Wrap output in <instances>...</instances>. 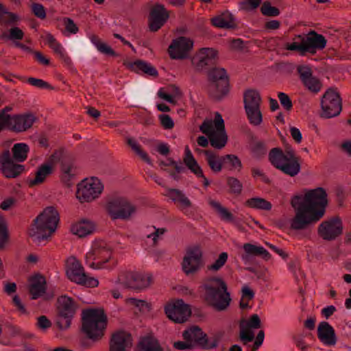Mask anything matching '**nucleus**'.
I'll return each instance as SVG.
<instances>
[{
	"label": "nucleus",
	"mask_w": 351,
	"mask_h": 351,
	"mask_svg": "<svg viewBox=\"0 0 351 351\" xmlns=\"http://www.w3.org/2000/svg\"><path fill=\"white\" fill-rule=\"evenodd\" d=\"M208 139L213 147L221 149L228 142V135L226 132L215 131L208 137Z\"/></svg>",
	"instance_id": "39"
},
{
	"label": "nucleus",
	"mask_w": 351,
	"mask_h": 351,
	"mask_svg": "<svg viewBox=\"0 0 351 351\" xmlns=\"http://www.w3.org/2000/svg\"><path fill=\"white\" fill-rule=\"evenodd\" d=\"M217 60V51L213 48H202L191 59L193 65L201 71L214 66Z\"/></svg>",
	"instance_id": "17"
},
{
	"label": "nucleus",
	"mask_w": 351,
	"mask_h": 351,
	"mask_svg": "<svg viewBox=\"0 0 351 351\" xmlns=\"http://www.w3.org/2000/svg\"><path fill=\"white\" fill-rule=\"evenodd\" d=\"M261 13L266 16L274 17L280 14V10L276 8L271 6L269 1H265L261 7Z\"/></svg>",
	"instance_id": "48"
},
{
	"label": "nucleus",
	"mask_w": 351,
	"mask_h": 351,
	"mask_svg": "<svg viewBox=\"0 0 351 351\" xmlns=\"http://www.w3.org/2000/svg\"><path fill=\"white\" fill-rule=\"evenodd\" d=\"M112 256V252L106 247L95 245L92 250L86 255V261L88 263L89 261H97V263L92 261L89 263V267L93 269H100L103 265L107 263Z\"/></svg>",
	"instance_id": "21"
},
{
	"label": "nucleus",
	"mask_w": 351,
	"mask_h": 351,
	"mask_svg": "<svg viewBox=\"0 0 351 351\" xmlns=\"http://www.w3.org/2000/svg\"><path fill=\"white\" fill-rule=\"evenodd\" d=\"M36 326L41 330H47L51 326V322L45 315L38 317Z\"/></svg>",
	"instance_id": "63"
},
{
	"label": "nucleus",
	"mask_w": 351,
	"mask_h": 351,
	"mask_svg": "<svg viewBox=\"0 0 351 351\" xmlns=\"http://www.w3.org/2000/svg\"><path fill=\"white\" fill-rule=\"evenodd\" d=\"M132 346V338L130 333L118 331L114 333L110 341V351H130Z\"/></svg>",
	"instance_id": "24"
},
{
	"label": "nucleus",
	"mask_w": 351,
	"mask_h": 351,
	"mask_svg": "<svg viewBox=\"0 0 351 351\" xmlns=\"http://www.w3.org/2000/svg\"><path fill=\"white\" fill-rule=\"evenodd\" d=\"M5 118L8 119L7 130L16 133L27 131L38 120L37 117L31 112L12 116L5 113Z\"/></svg>",
	"instance_id": "14"
},
{
	"label": "nucleus",
	"mask_w": 351,
	"mask_h": 351,
	"mask_svg": "<svg viewBox=\"0 0 351 351\" xmlns=\"http://www.w3.org/2000/svg\"><path fill=\"white\" fill-rule=\"evenodd\" d=\"M209 204L216 210L222 220L229 222L234 221L233 215L226 208L222 206L219 202L210 200Z\"/></svg>",
	"instance_id": "45"
},
{
	"label": "nucleus",
	"mask_w": 351,
	"mask_h": 351,
	"mask_svg": "<svg viewBox=\"0 0 351 351\" xmlns=\"http://www.w3.org/2000/svg\"><path fill=\"white\" fill-rule=\"evenodd\" d=\"M9 239L8 230L6 223L3 220H0V241L2 245H4Z\"/></svg>",
	"instance_id": "61"
},
{
	"label": "nucleus",
	"mask_w": 351,
	"mask_h": 351,
	"mask_svg": "<svg viewBox=\"0 0 351 351\" xmlns=\"http://www.w3.org/2000/svg\"><path fill=\"white\" fill-rule=\"evenodd\" d=\"M297 71L304 86L313 93H318L322 86L321 81L313 75L311 68L308 65H299Z\"/></svg>",
	"instance_id": "20"
},
{
	"label": "nucleus",
	"mask_w": 351,
	"mask_h": 351,
	"mask_svg": "<svg viewBox=\"0 0 351 351\" xmlns=\"http://www.w3.org/2000/svg\"><path fill=\"white\" fill-rule=\"evenodd\" d=\"M29 293L32 300H36L45 293L47 282L45 276L40 274H35L29 278Z\"/></svg>",
	"instance_id": "26"
},
{
	"label": "nucleus",
	"mask_w": 351,
	"mask_h": 351,
	"mask_svg": "<svg viewBox=\"0 0 351 351\" xmlns=\"http://www.w3.org/2000/svg\"><path fill=\"white\" fill-rule=\"evenodd\" d=\"M27 82L32 86L40 88H47L49 90H53L54 88L48 82H45L41 79H37L34 77H29L27 79Z\"/></svg>",
	"instance_id": "52"
},
{
	"label": "nucleus",
	"mask_w": 351,
	"mask_h": 351,
	"mask_svg": "<svg viewBox=\"0 0 351 351\" xmlns=\"http://www.w3.org/2000/svg\"><path fill=\"white\" fill-rule=\"evenodd\" d=\"M165 313L169 319L179 324L185 322L191 315L189 305L184 304L182 300L165 305Z\"/></svg>",
	"instance_id": "15"
},
{
	"label": "nucleus",
	"mask_w": 351,
	"mask_h": 351,
	"mask_svg": "<svg viewBox=\"0 0 351 351\" xmlns=\"http://www.w3.org/2000/svg\"><path fill=\"white\" fill-rule=\"evenodd\" d=\"M222 162H224L223 168H228L229 170H237L241 171L243 165L239 157L234 154H226L223 156Z\"/></svg>",
	"instance_id": "44"
},
{
	"label": "nucleus",
	"mask_w": 351,
	"mask_h": 351,
	"mask_svg": "<svg viewBox=\"0 0 351 351\" xmlns=\"http://www.w3.org/2000/svg\"><path fill=\"white\" fill-rule=\"evenodd\" d=\"M77 309V304L75 300L66 295H62L57 299V312L66 313L75 316Z\"/></svg>",
	"instance_id": "33"
},
{
	"label": "nucleus",
	"mask_w": 351,
	"mask_h": 351,
	"mask_svg": "<svg viewBox=\"0 0 351 351\" xmlns=\"http://www.w3.org/2000/svg\"><path fill=\"white\" fill-rule=\"evenodd\" d=\"M278 97L280 100V104L285 110H291L293 107V103L289 96L285 93H279Z\"/></svg>",
	"instance_id": "55"
},
{
	"label": "nucleus",
	"mask_w": 351,
	"mask_h": 351,
	"mask_svg": "<svg viewBox=\"0 0 351 351\" xmlns=\"http://www.w3.org/2000/svg\"><path fill=\"white\" fill-rule=\"evenodd\" d=\"M205 302L216 311L226 310L230 305L231 298L226 282L221 278L212 277L203 285Z\"/></svg>",
	"instance_id": "4"
},
{
	"label": "nucleus",
	"mask_w": 351,
	"mask_h": 351,
	"mask_svg": "<svg viewBox=\"0 0 351 351\" xmlns=\"http://www.w3.org/2000/svg\"><path fill=\"white\" fill-rule=\"evenodd\" d=\"M92 43L96 46L97 49L101 53L108 56L117 57L119 55L109 45L101 42V40L96 35H93L90 37Z\"/></svg>",
	"instance_id": "42"
},
{
	"label": "nucleus",
	"mask_w": 351,
	"mask_h": 351,
	"mask_svg": "<svg viewBox=\"0 0 351 351\" xmlns=\"http://www.w3.org/2000/svg\"><path fill=\"white\" fill-rule=\"evenodd\" d=\"M24 170V165L14 162L8 150L3 152L0 155V171L5 178H16L21 175Z\"/></svg>",
	"instance_id": "19"
},
{
	"label": "nucleus",
	"mask_w": 351,
	"mask_h": 351,
	"mask_svg": "<svg viewBox=\"0 0 351 351\" xmlns=\"http://www.w3.org/2000/svg\"><path fill=\"white\" fill-rule=\"evenodd\" d=\"M261 101V95L256 90L248 89L243 93L245 110H260Z\"/></svg>",
	"instance_id": "34"
},
{
	"label": "nucleus",
	"mask_w": 351,
	"mask_h": 351,
	"mask_svg": "<svg viewBox=\"0 0 351 351\" xmlns=\"http://www.w3.org/2000/svg\"><path fill=\"white\" fill-rule=\"evenodd\" d=\"M123 65L132 71L138 73L142 72L144 74L153 77L158 75V73L154 66L142 60H137L134 62L125 61Z\"/></svg>",
	"instance_id": "29"
},
{
	"label": "nucleus",
	"mask_w": 351,
	"mask_h": 351,
	"mask_svg": "<svg viewBox=\"0 0 351 351\" xmlns=\"http://www.w3.org/2000/svg\"><path fill=\"white\" fill-rule=\"evenodd\" d=\"M269 160L274 167L291 177L298 175L301 169L300 158L291 145L286 146L285 152L279 147L272 148L269 153Z\"/></svg>",
	"instance_id": "5"
},
{
	"label": "nucleus",
	"mask_w": 351,
	"mask_h": 351,
	"mask_svg": "<svg viewBox=\"0 0 351 351\" xmlns=\"http://www.w3.org/2000/svg\"><path fill=\"white\" fill-rule=\"evenodd\" d=\"M161 125L166 130L172 129L174 127V122L171 117L166 114H161L158 116Z\"/></svg>",
	"instance_id": "58"
},
{
	"label": "nucleus",
	"mask_w": 351,
	"mask_h": 351,
	"mask_svg": "<svg viewBox=\"0 0 351 351\" xmlns=\"http://www.w3.org/2000/svg\"><path fill=\"white\" fill-rule=\"evenodd\" d=\"M228 257L227 252H221L215 263L208 266V269L211 271L219 270L227 262Z\"/></svg>",
	"instance_id": "50"
},
{
	"label": "nucleus",
	"mask_w": 351,
	"mask_h": 351,
	"mask_svg": "<svg viewBox=\"0 0 351 351\" xmlns=\"http://www.w3.org/2000/svg\"><path fill=\"white\" fill-rule=\"evenodd\" d=\"M201 248L195 245L188 247L182 263L184 273L189 276L197 273L204 265Z\"/></svg>",
	"instance_id": "12"
},
{
	"label": "nucleus",
	"mask_w": 351,
	"mask_h": 351,
	"mask_svg": "<svg viewBox=\"0 0 351 351\" xmlns=\"http://www.w3.org/2000/svg\"><path fill=\"white\" fill-rule=\"evenodd\" d=\"M74 317L66 313L57 312L55 324L60 330H64L70 328L71 321Z\"/></svg>",
	"instance_id": "46"
},
{
	"label": "nucleus",
	"mask_w": 351,
	"mask_h": 351,
	"mask_svg": "<svg viewBox=\"0 0 351 351\" xmlns=\"http://www.w3.org/2000/svg\"><path fill=\"white\" fill-rule=\"evenodd\" d=\"M168 193L172 201L175 203L178 202L180 204L181 208H189L191 206L192 204L191 201L187 197H186L182 191L177 189H169L168 190Z\"/></svg>",
	"instance_id": "38"
},
{
	"label": "nucleus",
	"mask_w": 351,
	"mask_h": 351,
	"mask_svg": "<svg viewBox=\"0 0 351 351\" xmlns=\"http://www.w3.org/2000/svg\"><path fill=\"white\" fill-rule=\"evenodd\" d=\"M208 94L219 101L229 92V76L223 68L213 67L208 71Z\"/></svg>",
	"instance_id": "7"
},
{
	"label": "nucleus",
	"mask_w": 351,
	"mask_h": 351,
	"mask_svg": "<svg viewBox=\"0 0 351 351\" xmlns=\"http://www.w3.org/2000/svg\"><path fill=\"white\" fill-rule=\"evenodd\" d=\"M51 48L53 50L54 53L60 56V58L62 59L66 63L70 64L71 59L70 58L64 53L62 47L59 43H56L53 45L51 47Z\"/></svg>",
	"instance_id": "60"
},
{
	"label": "nucleus",
	"mask_w": 351,
	"mask_h": 351,
	"mask_svg": "<svg viewBox=\"0 0 351 351\" xmlns=\"http://www.w3.org/2000/svg\"><path fill=\"white\" fill-rule=\"evenodd\" d=\"M128 145L132 148V149L136 152V154L141 157V158L145 162L150 164L151 160L148 154L142 149L140 145H138L135 140L132 138H127Z\"/></svg>",
	"instance_id": "47"
},
{
	"label": "nucleus",
	"mask_w": 351,
	"mask_h": 351,
	"mask_svg": "<svg viewBox=\"0 0 351 351\" xmlns=\"http://www.w3.org/2000/svg\"><path fill=\"white\" fill-rule=\"evenodd\" d=\"M3 36L7 37L10 40H22L24 33L19 27H14L9 30L8 35H3Z\"/></svg>",
	"instance_id": "56"
},
{
	"label": "nucleus",
	"mask_w": 351,
	"mask_h": 351,
	"mask_svg": "<svg viewBox=\"0 0 351 351\" xmlns=\"http://www.w3.org/2000/svg\"><path fill=\"white\" fill-rule=\"evenodd\" d=\"M343 225L339 216L323 221L317 228L318 235L325 241H334L343 234Z\"/></svg>",
	"instance_id": "13"
},
{
	"label": "nucleus",
	"mask_w": 351,
	"mask_h": 351,
	"mask_svg": "<svg viewBox=\"0 0 351 351\" xmlns=\"http://www.w3.org/2000/svg\"><path fill=\"white\" fill-rule=\"evenodd\" d=\"M169 14L162 4L156 3L150 9L148 16L149 28L151 32H157L167 22Z\"/></svg>",
	"instance_id": "18"
},
{
	"label": "nucleus",
	"mask_w": 351,
	"mask_h": 351,
	"mask_svg": "<svg viewBox=\"0 0 351 351\" xmlns=\"http://www.w3.org/2000/svg\"><path fill=\"white\" fill-rule=\"evenodd\" d=\"M0 10L3 14H7V16H8V19H6L5 21V23H8V24L14 23L19 20L18 15L13 12H8L6 10L5 6L1 3H0Z\"/></svg>",
	"instance_id": "59"
},
{
	"label": "nucleus",
	"mask_w": 351,
	"mask_h": 351,
	"mask_svg": "<svg viewBox=\"0 0 351 351\" xmlns=\"http://www.w3.org/2000/svg\"><path fill=\"white\" fill-rule=\"evenodd\" d=\"M322 110H342V100L334 88H328L321 99Z\"/></svg>",
	"instance_id": "25"
},
{
	"label": "nucleus",
	"mask_w": 351,
	"mask_h": 351,
	"mask_svg": "<svg viewBox=\"0 0 351 351\" xmlns=\"http://www.w3.org/2000/svg\"><path fill=\"white\" fill-rule=\"evenodd\" d=\"M106 209L112 220H128L136 213L137 208L128 197L116 195L108 199Z\"/></svg>",
	"instance_id": "8"
},
{
	"label": "nucleus",
	"mask_w": 351,
	"mask_h": 351,
	"mask_svg": "<svg viewBox=\"0 0 351 351\" xmlns=\"http://www.w3.org/2000/svg\"><path fill=\"white\" fill-rule=\"evenodd\" d=\"M29 150V146L25 143L14 144L12 149L13 158L19 162L25 161L27 159Z\"/></svg>",
	"instance_id": "41"
},
{
	"label": "nucleus",
	"mask_w": 351,
	"mask_h": 351,
	"mask_svg": "<svg viewBox=\"0 0 351 351\" xmlns=\"http://www.w3.org/2000/svg\"><path fill=\"white\" fill-rule=\"evenodd\" d=\"M64 157V149H59L56 150L49 158V161L51 163H56L61 161V171L62 173L61 180L68 186L71 184L69 182L71 178L74 176V174L71 173V169L73 164L71 161H66L63 160Z\"/></svg>",
	"instance_id": "23"
},
{
	"label": "nucleus",
	"mask_w": 351,
	"mask_h": 351,
	"mask_svg": "<svg viewBox=\"0 0 351 351\" xmlns=\"http://www.w3.org/2000/svg\"><path fill=\"white\" fill-rule=\"evenodd\" d=\"M328 195L322 187L308 190L304 196L295 195L291 201L295 215L290 221V229L302 230L316 223L325 215Z\"/></svg>",
	"instance_id": "1"
},
{
	"label": "nucleus",
	"mask_w": 351,
	"mask_h": 351,
	"mask_svg": "<svg viewBox=\"0 0 351 351\" xmlns=\"http://www.w3.org/2000/svg\"><path fill=\"white\" fill-rule=\"evenodd\" d=\"M293 40L292 43H286L285 49L291 51H297L302 56H304L306 53L315 54L317 50L325 48L327 43L325 37L315 30H311L306 34L296 35Z\"/></svg>",
	"instance_id": "6"
},
{
	"label": "nucleus",
	"mask_w": 351,
	"mask_h": 351,
	"mask_svg": "<svg viewBox=\"0 0 351 351\" xmlns=\"http://www.w3.org/2000/svg\"><path fill=\"white\" fill-rule=\"evenodd\" d=\"M317 337L324 344L329 346H335L337 341L334 328L326 322L319 324Z\"/></svg>",
	"instance_id": "28"
},
{
	"label": "nucleus",
	"mask_w": 351,
	"mask_h": 351,
	"mask_svg": "<svg viewBox=\"0 0 351 351\" xmlns=\"http://www.w3.org/2000/svg\"><path fill=\"white\" fill-rule=\"evenodd\" d=\"M191 332H193L195 347L198 346L203 349L209 350L215 348L217 346L219 340L215 338L213 342L209 343L206 334L204 333L199 326H194L191 328Z\"/></svg>",
	"instance_id": "31"
},
{
	"label": "nucleus",
	"mask_w": 351,
	"mask_h": 351,
	"mask_svg": "<svg viewBox=\"0 0 351 351\" xmlns=\"http://www.w3.org/2000/svg\"><path fill=\"white\" fill-rule=\"evenodd\" d=\"M108 319L103 308H90L82 312V332L93 342L99 341L105 335Z\"/></svg>",
	"instance_id": "2"
},
{
	"label": "nucleus",
	"mask_w": 351,
	"mask_h": 351,
	"mask_svg": "<svg viewBox=\"0 0 351 351\" xmlns=\"http://www.w3.org/2000/svg\"><path fill=\"white\" fill-rule=\"evenodd\" d=\"M136 351H164V350L157 339L148 335L141 338Z\"/></svg>",
	"instance_id": "36"
},
{
	"label": "nucleus",
	"mask_w": 351,
	"mask_h": 351,
	"mask_svg": "<svg viewBox=\"0 0 351 351\" xmlns=\"http://www.w3.org/2000/svg\"><path fill=\"white\" fill-rule=\"evenodd\" d=\"M53 172L52 165L49 163H44L38 167L36 173L35 178L28 181V185L30 187L39 185L43 183L46 178Z\"/></svg>",
	"instance_id": "35"
},
{
	"label": "nucleus",
	"mask_w": 351,
	"mask_h": 351,
	"mask_svg": "<svg viewBox=\"0 0 351 351\" xmlns=\"http://www.w3.org/2000/svg\"><path fill=\"white\" fill-rule=\"evenodd\" d=\"M210 23L213 26L222 29H234L237 27L234 16L228 10L213 17Z\"/></svg>",
	"instance_id": "30"
},
{
	"label": "nucleus",
	"mask_w": 351,
	"mask_h": 351,
	"mask_svg": "<svg viewBox=\"0 0 351 351\" xmlns=\"http://www.w3.org/2000/svg\"><path fill=\"white\" fill-rule=\"evenodd\" d=\"M66 274L70 280L77 284L87 287H96L99 285L97 279L88 278L86 275L80 262L75 257H70L67 259Z\"/></svg>",
	"instance_id": "10"
},
{
	"label": "nucleus",
	"mask_w": 351,
	"mask_h": 351,
	"mask_svg": "<svg viewBox=\"0 0 351 351\" xmlns=\"http://www.w3.org/2000/svg\"><path fill=\"white\" fill-rule=\"evenodd\" d=\"M245 204L252 208L270 210L271 209V204L264 198L253 197L245 201Z\"/></svg>",
	"instance_id": "43"
},
{
	"label": "nucleus",
	"mask_w": 351,
	"mask_h": 351,
	"mask_svg": "<svg viewBox=\"0 0 351 351\" xmlns=\"http://www.w3.org/2000/svg\"><path fill=\"white\" fill-rule=\"evenodd\" d=\"M262 0H245L240 3L241 8L242 10L250 11L257 8Z\"/></svg>",
	"instance_id": "54"
},
{
	"label": "nucleus",
	"mask_w": 351,
	"mask_h": 351,
	"mask_svg": "<svg viewBox=\"0 0 351 351\" xmlns=\"http://www.w3.org/2000/svg\"><path fill=\"white\" fill-rule=\"evenodd\" d=\"M195 151L206 156V160L213 172L219 173L223 168V156H219L211 150L197 148Z\"/></svg>",
	"instance_id": "32"
},
{
	"label": "nucleus",
	"mask_w": 351,
	"mask_h": 351,
	"mask_svg": "<svg viewBox=\"0 0 351 351\" xmlns=\"http://www.w3.org/2000/svg\"><path fill=\"white\" fill-rule=\"evenodd\" d=\"M193 42L186 37L180 36L173 40L169 46L168 52L169 56L173 60H183L189 56V53L193 49Z\"/></svg>",
	"instance_id": "16"
},
{
	"label": "nucleus",
	"mask_w": 351,
	"mask_h": 351,
	"mask_svg": "<svg viewBox=\"0 0 351 351\" xmlns=\"http://www.w3.org/2000/svg\"><path fill=\"white\" fill-rule=\"evenodd\" d=\"M94 225L86 220H82L71 226V231L79 237H84L94 231Z\"/></svg>",
	"instance_id": "37"
},
{
	"label": "nucleus",
	"mask_w": 351,
	"mask_h": 351,
	"mask_svg": "<svg viewBox=\"0 0 351 351\" xmlns=\"http://www.w3.org/2000/svg\"><path fill=\"white\" fill-rule=\"evenodd\" d=\"M246 113L251 124L258 125L262 122L261 111H246Z\"/></svg>",
	"instance_id": "51"
},
{
	"label": "nucleus",
	"mask_w": 351,
	"mask_h": 351,
	"mask_svg": "<svg viewBox=\"0 0 351 351\" xmlns=\"http://www.w3.org/2000/svg\"><path fill=\"white\" fill-rule=\"evenodd\" d=\"M104 190V186L97 178L84 180L77 185L76 197L80 202H90L97 199Z\"/></svg>",
	"instance_id": "11"
},
{
	"label": "nucleus",
	"mask_w": 351,
	"mask_h": 351,
	"mask_svg": "<svg viewBox=\"0 0 351 351\" xmlns=\"http://www.w3.org/2000/svg\"><path fill=\"white\" fill-rule=\"evenodd\" d=\"M183 161L189 169H190L194 174H202V168L193 157L188 145L185 147V156Z\"/></svg>",
	"instance_id": "40"
},
{
	"label": "nucleus",
	"mask_w": 351,
	"mask_h": 351,
	"mask_svg": "<svg viewBox=\"0 0 351 351\" xmlns=\"http://www.w3.org/2000/svg\"><path fill=\"white\" fill-rule=\"evenodd\" d=\"M199 129L202 133L205 134L208 136V138L215 132L213 130V123L212 121L205 120L200 125Z\"/></svg>",
	"instance_id": "62"
},
{
	"label": "nucleus",
	"mask_w": 351,
	"mask_h": 351,
	"mask_svg": "<svg viewBox=\"0 0 351 351\" xmlns=\"http://www.w3.org/2000/svg\"><path fill=\"white\" fill-rule=\"evenodd\" d=\"M32 12L38 18L45 19L46 18V11L44 6L38 3H33L32 5Z\"/></svg>",
	"instance_id": "53"
},
{
	"label": "nucleus",
	"mask_w": 351,
	"mask_h": 351,
	"mask_svg": "<svg viewBox=\"0 0 351 351\" xmlns=\"http://www.w3.org/2000/svg\"><path fill=\"white\" fill-rule=\"evenodd\" d=\"M167 161H169V164H166L165 162V161H160V167H162V166H173L176 170V172L177 173H182V172H184L185 171L186 169L185 167L182 165V164L181 162H180V164H178L176 161H175L173 158H169L167 159Z\"/></svg>",
	"instance_id": "57"
},
{
	"label": "nucleus",
	"mask_w": 351,
	"mask_h": 351,
	"mask_svg": "<svg viewBox=\"0 0 351 351\" xmlns=\"http://www.w3.org/2000/svg\"><path fill=\"white\" fill-rule=\"evenodd\" d=\"M59 220L57 210L53 206L47 207L34 219L29 230V237L38 242L47 240L56 231Z\"/></svg>",
	"instance_id": "3"
},
{
	"label": "nucleus",
	"mask_w": 351,
	"mask_h": 351,
	"mask_svg": "<svg viewBox=\"0 0 351 351\" xmlns=\"http://www.w3.org/2000/svg\"><path fill=\"white\" fill-rule=\"evenodd\" d=\"M245 320H242L240 322V335L239 338L243 345H246L247 343L251 342L254 339V333L250 328H260L261 326V322L259 316L257 314L252 315L245 326H243Z\"/></svg>",
	"instance_id": "22"
},
{
	"label": "nucleus",
	"mask_w": 351,
	"mask_h": 351,
	"mask_svg": "<svg viewBox=\"0 0 351 351\" xmlns=\"http://www.w3.org/2000/svg\"><path fill=\"white\" fill-rule=\"evenodd\" d=\"M117 282L125 289L141 291L153 283V276L151 274L123 271L118 276Z\"/></svg>",
	"instance_id": "9"
},
{
	"label": "nucleus",
	"mask_w": 351,
	"mask_h": 351,
	"mask_svg": "<svg viewBox=\"0 0 351 351\" xmlns=\"http://www.w3.org/2000/svg\"><path fill=\"white\" fill-rule=\"evenodd\" d=\"M227 184L229 186L231 193L239 195L241 193L243 185L241 182L234 177H228Z\"/></svg>",
	"instance_id": "49"
},
{
	"label": "nucleus",
	"mask_w": 351,
	"mask_h": 351,
	"mask_svg": "<svg viewBox=\"0 0 351 351\" xmlns=\"http://www.w3.org/2000/svg\"><path fill=\"white\" fill-rule=\"evenodd\" d=\"M243 249L244 252L241 254V258L245 262L250 261L252 257L255 256L261 257L265 261L271 258V254L262 246L247 243L243 245Z\"/></svg>",
	"instance_id": "27"
},
{
	"label": "nucleus",
	"mask_w": 351,
	"mask_h": 351,
	"mask_svg": "<svg viewBox=\"0 0 351 351\" xmlns=\"http://www.w3.org/2000/svg\"><path fill=\"white\" fill-rule=\"evenodd\" d=\"M64 22L65 25V29L67 32L71 34H77L79 29L74 21L70 18H64Z\"/></svg>",
	"instance_id": "64"
}]
</instances>
